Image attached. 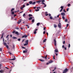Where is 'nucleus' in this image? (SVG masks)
Masks as SVG:
<instances>
[{"mask_svg": "<svg viewBox=\"0 0 73 73\" xmlns=\"http://www.w3.org/2000/svg\"><path fill=\"white\" fill-rule=\"evenodd\" d=\"M68 70H69L67 68H65L64 69V70L63 72V73H66L67 72H68Z\"/></svg>", "mask_w": 73, "mask_h": 73, "instance_id": "obj_1", "label": "nucleus"}, {"mask_svg": "<svg viewBox=\"0 0 73 73\" xmlns=\"http://www.w3.org/2000/svg\"><path fill=\"white\" fill-rule=\"evenodd\" d=\"M12 57L14 58L12 59H9V60H16V58H15V56L13 55Z\"/></svg>", "mask_w": 73, "mask_h": 73, "instance_id": "obj_2", "label": "nucleus"}, {"mask_svg": "<svg viewBox=\"0 0 73 73\" xmlns=\"http://www.w3.org/2000/svg\"><path fill=\"white\" fill-rule=\"evenodd\" d=\"M28 49L27 50V49H26L25 50H24L23 51V53H27V52H28Z\"/></svg>", "mask_w": 73, "mask_h": 73, "instance_id": "obj_3", "label": "nucleus"}, {"mask_svg": "<svg viewBox=\"0 0 73 73\" xmlns=\"http://www.w3.org/2000/svg\"><path fill=\"white\" fill-rule=\"evenodd\" d=\"M58 27L60 28H61V23H59L58 24Z\"/></svg>", "mask_w": 73, "mask_h": 73, "instance_id": "obj_4", "label": "nucleus"}, {"mask_svg": "<svg viewBox=\"0 0 73 73\" xmlns=\"http://www.w3.org/2000/svg\"><path fill=\"white\" fill-rule=\"evenodd\" d=\"M24 37H25V38H26V37H27V35H24L23 36H22V38H24Z\"/></svg>", "mask_w": 73, "mask_h": 73, "instance_id": "obj_5", "label": "nucleus"}, {"mask_svg": "<svg viewBox=\"0 0 73 73\" xmlns=\"http://www.w3.org/2000/svg\"><path fill=\"white\" fill-rule=\"evenodd\" d=\"M54 44L55 46H56V45L57 44V43H56V39H54Z\"/></svg>", "mask_w": 73, "mask_h": 73, "instance_id": "obj_6", "label": "nucleus"}, {"mask_svg": "<svg viewBox=\"0 0 73 73\" xmlns=\"http://www.w3.org/2000/svg\"><path fill=\"white\" fill-rule=\"evenodd\" d=\"M21 19H20L18 21V24H19L21 22Z\"/></svg>", "mask_w": 73, "mask_h": 73, "instance_id": "obj_7", "label": "nucleus"}, {"mask_svg": "<svg viewBox=\"0 0 73 73\" xmlns=\"http://www.w3.org/2000/svg\"><path fill=\"white\" fill-rule=\"evenodd\" d=\"M47 13H48V12H45L46 14H45V16H48V15H49V14H47Z\"/></svg>", "mask_w": 73, "mask_h": 73, "instance_id": "obj_8", "label": "nucleus"}, {"mask_svg": "<svg viewBox=\"0 0 73 73\" xmlns=\"http://www.w3.org/2000/svg\"><path fill=\"white\" fill-rule=\"evenodd\" d=\"M15 33L16 35H20L19 33L17 31Z\"/></svg>", "mask_w": 73, "mask_h": 73, "instance_id": "obj_9", "label": "nucleus"}, {"mask_svg": "<svg viewBox=\"0 0 73 73\" xmlns=\"http://www.w3.org/2000/svg\"><path fill=\"white\" fill-rule=\"evenodd\" d=\"M4 70H0V73H4Z\"/></svg>", "mask_w": 73, "mask_h": 73, "instance_id": "obj_10", "label": "nucleus"}, {"mask_svg": "<svg viewBox=\"0 0 73 73\" xmlns=\"http://www.w3.org/2000/svg\"><path fill=\"white\" fill-rule=\"evenodd\" d=\"M53 62V60H50L48 62L49 63V64H51V63H52Z\"/></svg>", "mask_w": 73, "mask_h": 73, "instance_id": "obj_11", "label": "nucleus"}, {"mask_svg": "<svg viewBox=\"0 0 73 73\" xmlns=\"http://www.w3.org/2000/svg\"><path fill=\"white\" fill-rule=\"evenodd\" d=\"M61 15H62V16H65V13H61Z\"/></svg>", "mask_w": 73, "mask_h": 73, "instance_id": "obj_12", "label": "nucleus"}, {"mask_svg": "<svg viewBox=\"0 0 73 73\" xmlns=\"http://www.w3.org/2000/svg\"><path fill=\"white\" fill-rule=\"evenodd\" d=\"M14 10H15V9L14 8H12L11 10V12H13V11H14Z\"/></svg>", "mask_w": 73, "mask_h": 73, "instance_id": "obj_13", "label": "nucleus"}, {"mask_svg": "<svg viewBox=\"0 0 73 73\" xmlns=\"http://www.w3.org/2000/svg\"><path fill=\"white\" fill-rule=\"evenodd\" d=\"M29 41L28 40H27L25 42V43H26L28 44H29V43H28Z\"/></svg>", "mask_w": 73, "mask_h": 73, "instance_id": "obj_14", "label": "nucleus"}, {"mask_svg": "<svg viewBox=\"0 0 73 73\" xmlns=\"http://www.w3.org/2000/svg\"><path fill=\"white\" fill-rule=\"evenodd\" d=\"M39 60L40 61H41L42 62H44V61H45L44 60L42 59H39Z\"/></svg>", "mask_w": 73, "mask_h": 73, "instance_id": "obj_15", "label": "nucleus"}, {"mask_svg": "<svg viewBox=\"0 0 73 73\" xmlns=\"http://www.w3.org/2000/svg\"><path fill=\"white\" fill-rule=\"evenodd\" d=\"M12 38H13V39H17V38L14 36Z\"/></svg>", "mask_w": 73, "mask_h": 73, "instance_id": "obj_16", "label": "nucleus"}, {"mask_svg": "<svg viewBox=\"0 0 73 73\" xmlns=\"http://www.w3.org/2000/svg\"><path fill=\"white\" fill-rule=\"evenodd\" d=\"M40 23H38L36 24V25L37 26H39V25H40Z\"/></svg>", "mask_w": 73, "mask_h": 73, "instance_id": "obj_17", "label": "nucleus"}, {"mask_svg": "<svg viewBox=\"0 0 73 73\" xmlns=\"http://www.w3.org/2000/svg\"><path fill=\"white\" fill-rule=\"evenodd\" d=\"M33 19V17H30L29 19V20H31V19Z\"/></svg>", "mask_w": 73, "mask_h": 73, "instance_id": "obj_18", "label": "nucleus"}, {"mask_svg": "<svg viewBox=\"0 0 73 73\" xmlns=\"http://www.w3.org/2000/svg\"><path fill=\"white\" fill-rule=\"evenodd\" d=\"M54 28H56V27H57V25H56V24H54Z\"/></svg>", "mask_w": 73, "mask_h": 73, "instance_id": "obj_19", "label": "nucleus"}, {"mask_svg": "<svg viewBox=\"0 0 73 73\" xmlns=\"http://www.w3.org/2000/svg\"><path fill=\"white\" fill-rule=\"evenodd\" d=\"M29 3L30 4H32V1H30L29 2Z\"/></svg>", "mask_w": 73, "mask_h": 73, "instance_id": "obj_20", "label": "nucleus"}, {"mask_svg": "<svg viewBox=\"0 0 73 73\" xmlns=\"http://www.w3.org/2000/svg\"><path fill=\"white\" fill-rule=\"evenodd\" d=\"M11 14L12 15H14L15 14V12L14 11H11Z\"/></svg>", "mask_w": 73, "mask_h": 73, "instance_id": "obj_21", "label": "nucleus"}, {"mask_svg": "<svg viewBox=\"0 0 73 73\" xmlns=\"http://www.w3.org/2000/svg\"><path fill=\"white\" fill-rule=\"evenodd\" d=\"M36 2H33V3H32V5H35V4H36Z\"/></svg>", "mask_w": 73, "mask_h": 73, "instance_id": "obj_22", "label": "nucleus"}, {"mask_svg": "<svg viewBox=\"0 0 73 73\" xmlns=\"http://www.w3.org/2000/svg\"><path fill=\"white\" fill-rule=\"evenodd\" d=\"M46 41V39H44L43 41V42H45Z\"/></svg>", "mask_w": 73, "mask_h": 73, "instance_id": "obj_23", "label": "nucleus"}, {"mask_svg": "<svg viewBox=\"0 0 73 73\" xmlns=\"http://www.w3.org/2000/svg\"><path fill=\"white\" fill-rule=\"evenodd\" d=\"M60 8H61V9H64V6H61L60 7Z\"/></svg>", "mask_w": 73, "mask_h": 73, "instance_id": "obj_24", "label": "nucleus"}, {"mask_svg": "<svg viewBox=\"0 0 73 73\" xmlns=\"http://www.w3.org/2000/svg\"><path fill=\"white\" fill-rule=\"evenodd\" d=\"M28 43H25V44H24V46H25L26 45H28Z\"/></svg>", "mask_w": 73, "mask_h": 73, "instance_id": "obj_25", "label": "nucleus"}, {"mask_svg": "<svg viewBox=\"0 0 73 73\" xmlns=\"http://www.w3.org/2000/svg\"><path fill=\"white\" fill-rule=\"evenodd\" d=\"M55 51L56 53H57V52H58V50H57L56 49L55 50Z\"/></svg>", "mask_w": 73, "mask_h": 73, "instance_id": "obj_26", "label": "nucleus"}, {"mask_svg": "<svg viewBox=\"0 0 73 73\" xmlns=\"http://www.w3.org/2000/svg\"><path fill=\"white\" fill-rule=\"evenodd\" d=\"M39 9H35V11H36V12H37L38 11H39Z\"/></svg>", "mask_w": 73, "mask_h": 73, "instance_id": "obj_27", "label": "nucleus"}, {"mask_svg": "<svg viewBox=\"0 0 73 73\" xmlns=\"http://www.w3.org/2000/svg\"><path fill=\"white\" fill-rule=\"evenodd\" d=\"M32 22L33 23H34V22H35V19H32Z\"/></svg>", "mask_w": 73, "mask_h": 73, "instance_id": "obj_28", "label": "nucleus"}, {"mask_svg": "<svg viewBox=\"0 0 73 73\" xmlns=\"http://www.w3.org/2000/svg\"><path fill=\"white\" fill-rule=\"evenodd\" d=\"M3 35H4V33H3L1 37V38H2L3 37Z\"/></svg>", "mask_w": 73, "mask_h": 73, "instance_id": "obj_29", "label": "nucleus"}, {"mask_svg": "<svg viewBox=\"0 0 73 73\" xmlns=\"http://www.w3.org/2000/svg\"><path fill=\"white\" fill-rule=\"evenodd\" d=\"M6 47L7 48V49H8V48H9V46H8L7 45L6 46Z\"/></svg>", "mask_w": 73, "mask_h": 73, "instance_id": "obj_30", "label": "nucleus"}, {"mask_svg": "<svg viewBox=\"0 0 73 73\" xmlns=\"http://www.w3.org/2000/svg\"><path fill=\"white\" fill-rule=\"evenodd\" d=\"M3 45L6 46V45H7V44L6 43H4Z\"/></svg>", "mask_w": 73, "mask_h": 73, "instance_id": "obj_31", "label": "nucleus"}, {"mask_svg": "<svg viewBox=\"0 0 73 73\" xmlns=\"http://www.w3.org/2000/svg\"><path fill=\"white\" fill-rule=\"evenodd\" d=\"M29 17H31V16H32V15L31 14H29Z\"/></svg>", "mask_w": 73, "mask_h": 73, "instance_id": "obj_32", "label": "nucleus"}, {"mask_svg": "<svg viewBox=\"0 0 73 73\" xmlns=\"http://www.w3.org/2000/svg\"><path fill=\"white\" fill-rule=\"evenodd\" d=\"M8 53H9L10 54H11V55L12 54V53H11V52H8Z\"/></svg>", "mask_w": 73, "mask_h": 73, "instance_id": "obj_33", "label": "nucleus"}, {"mask_svg": "<svg viewBox=\"0 0 73 73\" xmlns=\"http://www.w3.org/2000/svg\"><path fill=\"white\" fill-rule=\"evenodd\" d=\"M50 19H53V17H52V16H50Z\"/></svg>", "mask_w": 73, "mask_h": 73, "instance_id": "obj_34", "label": "nucleus"}, {"mask_svg": "<svg viewBox=\"0 0 73 73\" xmlns=\"http://www.w3.org/2000/svg\"><path fill=\"white\" fill-rule=\"evenodd\" d=\"M53 58L54 60H55V55H54L53 56Z\"/></svg>", "mask_w": 73, "mask_h": 73, "instance_id": "obj_35", "label": "nucleus"}, {"mask_svg": "<svg viewBox=\"0 0 73 73\" xmlns=\"http://www.w3.org/2000/svg\"><path fill=\"white\" fill-rule=\"evenodd\" d=\"M15 45H13V49H15Z\"/></svg>", "mask_w": 73, "mask_h": 73, "instance_id": "obj_36", "label": "nucleus"}, {"mask_svg": "<svg viewBox=\"0 0 73 73\" xmlns=\"http://www.w3.org/2000/svg\"><path fill=\"white\" fill-rule=\"evenodd\" d=\"M36 33H37V32L36 31H34V33L35 34H36Z\"/></svg>", "mask_w": 73, "mask_h": 73, "instance_id": "obj_37", "label": "nucleus"}, {"mask_svg": "<svg viewBox=\"0 0 73 73\" xmlns=\"http://www.w3.org/2000/svg\"><path fill=\"white\" fill-rule=\"evenodd\" d=\"M63 44H65V41H63Z\"/></svg>", "mask_w": 73, "mask_h": 73, "instance_id": "obj_38", "label": "nucleus"}, {"mask_svg": "<svg viewBox=\"0 0 73 73\" xmlns=\"http://www.w3.org/2000/svg\"><path fill=\"white\" fill-rule=\"evenodd\" d=\"M70 44H68V48H70Z\"/></svg>", "mask_w": 73, "mask_h": 73, "instance_id": "obj_39", "label": "nucleus"}, {"mask_svg": "<svg viewBox=\"0 0 73 73\" xmlns=\"http://www.w3.org/2000/svg\"><path fill=\"white\" fill-rule=\"evenodd\" d=\"M68 26H69V24H67V25H66V28H68Z\"/></svg>", "mask_w": 73, "mask_h": 73, "instance_id": "obj_40", "label": "nucleus"}, {"mask_svg": "<svg viewBox=\"0 0 73 73\" xmlns=\"http://www.w3.org/2000/svg\"><path fill=\"white\" fill-rule=\"evenodd\" d=\"M62 19H63V20H64V19H65V17H64V16H62Z\"/></svg>", "mask_w": 73, "mask_h": 73, "instance_id": "obj_41", "label": "nucleus"}, {"mask_svg": "<svg viewBox=\"0 0 73 73\" xmlns=\"http://www.w3.org/2000/svg\"><path fill=\"white\" fill-rule=\"evenodd\" d=\"M65 22H67V21H68V19H66L65 20Z\"/></svg>", "mask_w": 73, "mask_h": 73, "instance_id": "obj_42", "label": "nucleus"}, {"mask_svg": "<svg viewBox=\"0 0 73 73\" xmlns=\"http://www.w3.org/2000/svg\"><path fill=\"white\" fill-rule=\"evenodd\" d=\"M47 57V55H46L45 57H44L45 59H46V58Z\"/></svg>", "mask_w": 73, "mask_h": 73, "instance_id": "obj_43", "label": "nucleus"}, {"mask_svg": "<svg viewBox=\"0 0 73 73\" xmlns=\"http://www.w3.org/2000/svg\"><path fill=\"white\" fill-rule=\"evenodd\" d=\"M20 9H21V10H23V7H20Z\"/></svg>", "mask_w": 73, "mask_h": 73, "instance_id": "obj_44", "label": "nucleus"}, {"mask_svg": "<svg viewBox=\"0 0 73 73\" xmlns=\"http://www.w3.org/2000/svg\"><path fill=\"white\" fill-rule=\"evenodd\" d=\"M23 7H22L23 8H24V7H25V5H23Z\"/></svg>", "mask_w": 73, "mask_h": 73, "instance_id": "obj_45", "label": "nucleus"}, {"mask_svg": "<svg viewBox=\"0 0 73 73\" xmlns=\"http://www.w3.org/2000/svg\"><path fill=\"white\" fill-rule=\"evenodd\" d=\"M70 5V4L69 3L68 4V7H69Z\"/></svg>", "mask_w": 73, "mask_h": 73, "instance_id": "obj_46", "label": "nucleus"}, {"mask_svg": "<svg viewBox=\"0 0 73 73\" xmlns=\"http://www.w3.org/2000/svg\"><path fill=\"white\" fill-rule=\"evenodd\" d=\"M15 29H19V27H16Z\"/></svg>", "mask_w": 73, "mask_h": 73, "instance_id": "obj_47", "label": "nucleus"}, {"mask_svg": "<svg viewBox=\"0 0 73 73\" xmlns=\"http://www.w3.org/2000/svg\"><path fill=\"white\" fill-rule=\"evenodd\" d=\"M15 31H13L12 32L13 33H15Z\"/></svg>", "mask_w": 73, "mask_h": 73, "instance_id": "obj_48", "label": "nucleus"}, {"mask_svg": "<svg viewBox=\"0 0 73 73\" xmlns=\"http://www.w3.org/2000/svg\"><path fill=\"white\" fill-rule=\"evenodd\" d=\"M25 16V13H24L23 15V17H24Z\"/></svg>", "mask_w": 73, "mask_h": 73, "instance_id": "obj_49", "label": "nucleus"}, {"mask_svg": "<svg viewBox=\"0 0 73 73\" xmlns=\"http://www.w3.org/2000/svg\"><path fill=\"white\" fill-rule=\"evenodd\" d=\"M26 5H27V6H28V5H29V3H27L26 4Z\"/></svg>", "mask_w": 73, "mask_h": 73, "instance_id": "obj_50", "label": "nucleus"}, {"mask_svg": "<svg viewBox=\"0 0 73 73\" xmlns=\"http://www.w3.org/2000/svg\"><path fill=\"white\" fill-rule=\"evenodd\" d=\"M22 48H23V49H25V47H24L23 46H22Z\"/></svg>", "mask_w": 73, "mask_h": 73, "instance_id": "obj_51", "label": "nucleus"}, {"mask_svg": "<svg viewBox=\"0 0 73 73\" xmlns=\"http://www.w3.org/2000/svg\"><path fill=\"white\" fill-rule=\"evenodd\" d=\"M20 40H21L20 39V38H19V39H18V40L19 41H20Z\"/></svg>", "mask_w": 73, "mask_h": 73, "instance_id": "obj_52", "label": "nucleus"}, {"mask_svg": "<svg viewBox=\"0 0 73 73\" xmlns=\"http://www.w3.org/2000/svg\"><path fill=\"white\" fill-rule=\"evenodd\" d=\"M42 4H44V5H45V3H44V2H42Z\"/></svg>", "mask_w": 73, "mask_h": 73, "instance_id": "obj_53", "label": "nucleus"}, {"mask_svg": "<svg viewBox=\"0 0 73 73\" xmlns=\"http://www.w3.org/2000/svg\"><path fill=\"white\" fill-rule=\"evenodd\" d=\"M42 1V2H45V0H43Z\"/></svg>", "mask_w": 73, "mask_h": 73, "instance_id": "obj_54", "label": "nucleus"}, {"mask_svg": "<svg viewBox=\"0 0 73 73\" xmlns=\"http://www.w3.org/2000/svg\"><path fill=\"white\" fill-rule=\"evenodd\" d=\"M36 3H40V1H36Z\"/></svg>", "mask_w": 73, "mask_h": 73, "instance_id": "obj_55", "label": "nucleus"}, {"mask_svg": "<svg viewBox=\"0 0 73 73\" xmlns=\"http://www.w3.org/2000/svg\"><path fill=\"white\" fill-rule=\"evenodd\" d=\"M17 15L16 14H15L14 15V17H16V16Z\"/></svg>", "mask_w": 73, "mask_h": 73, "instance_id": "obj_56", "label": "nucleus"}, {"mask_svg": "<svg viewBox=\"0 0 73 73\" xmlns=\"http://www.w3.org/2000/svg\"><path fill=\"white\" fill-rule=\"evenodd\" d=\"M3 42H4V38H3Z\"/></svg>", "mask_w": 73, "mask_h": 73, "instance_id": "obj_57", "label": "nucleus"}, {"mask_svg": "<svg viewBox=\"0 0 73 73\" xmlns=\"http://www.w3.org/2000/svg\"><path fill=\"white\" fill-rule=\"evenodd\" d=\"M43 34H45V31H44V32H43Z\"/></svg>", "mask_w": 73, "mask_h": 73, "instance_id": "obj_58", "label": "nucleus"}, {"mask_svg": "<svg viewBox=\"0 0 73 73\" xmlns=\"http://www.w3.org/2000/svg\"><path fill=\"white\" fill-rule=\"evenodd\" d=\"M63 11L64 12H66V11H65V9H64Z\"/></svg>", "mask_w": 73, "mask_h": 73, "instance_id": "obj_59", "label": "nucleus"}, {"mask_svg": "<svg viewBox=\"0 0 73 73\" xmlns=\"http://www.w3.org/2000/svg\"><path fill=\"white\" fill-rule=\"evenodd\" d=\"M67 11H69V9L68 8L66 9Z\"/></svg>", "mask_w": 73, "mask_h": 73, "instance_id": "obj_60", "label": "nucleus"}, {"mask_svg": "<svg viewBox=\"0 0 73 73\" xmlns=\"http://www.w3.org/2000/svg\"><path fill=\"white\" fill-rule=\"evenodd\" d=\"M9 36V35H7V36H6V38H8V36Z\"/></svg>", "mask_w": 73, "mask_h": 73, "instance_id": "obj_61", "label": "nucleus"}, {"mask_svg": "<svg viewBox=\"0 0 73 73\" xmlns=\"http://www.w3.org/2000/svg\"><path fill=\"white\" fill-rule=\"evenodd\" d=\"M0 51H2V49L1 48H0Z\"/></svg>", "mask_w": 73, "mask_h": 73, "instance_id": "obj_62", "label": "nucleus"}, {"mask_svg": "<svg viewBox=\"0 0 73 73\" xmlns=\"http://www.w3.org/2000/svg\"><path fill=\"white\" fill-rule=\"evenodd\" d=\"M49 63H48V62H47L46 63V65H49Z\"/></svg>", "mask_w": 73, "mask_h": 73, "instance_id": "obj_63", "label": "nucleus"}, {"mask_svg": "<svg viewBox=\"0 0 73 73\" xmlns=\"http://www.w3.org/2000/svg\"><path fill=\"white\" fill-rule=\"evenodd\" d=\"M44 30L45 31V27H44Z\"/></svg>", "mask_w": 73, "mask_h": 73, "instance_id": "obj_64", "label": "nucleus"}]
</instances>
